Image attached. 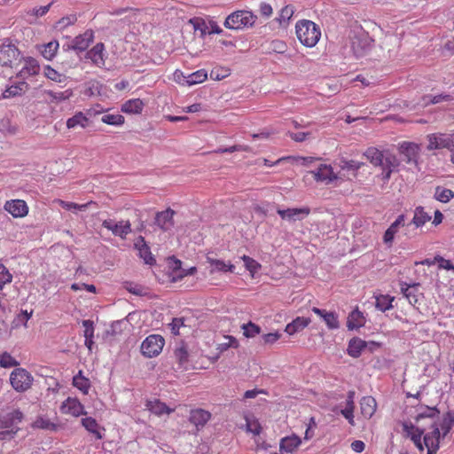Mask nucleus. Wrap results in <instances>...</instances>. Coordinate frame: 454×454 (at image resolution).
I'll list each match as a JSON object with an SVG mask.
<instances>
[{
	"label": "nucleus",
	"mask_w": 454,
	"mask_h": 454,
	"mask_svg": "<svg viewBox=\"0 0 454 454\" xmlns=\"http://www.w3.org/2000/svg\"><path fill=\"white\" fill-rule=\"evenodd\" d=\"M422 420H427L431 431L425 433V427L416 426L411 421H403V435L410 439L419 451L423 452L427 448V454H435L439 450L441 439H444L454 426V415L448 411L439 419V411L435 407L426 406L424 411L416 416L418 424Z\"/></svg>",
	"instance_id": "f257e3e1"
},
{
	"label": "nucleus",
	"mask_w": 454,
	"mask_h": 454,
	"mask_svg": "<svg viewBox=\"0 0 454 454\" xmlns=\"http://www.w3.org/2000/svg\"><path fill=\"white\" fill-rule=\"evenodd\" d=\"M320 36V28L314 21H310V20L296 21V38L304 47H314L319 41Z\"/></svg>",
	"instance_id": "f03ea898"
},
{
	"label": "nucleus",
	"mask_w": 454,
	"mask_h": 454,
	"mask_svg": "<svg viewBox=\"0 0 454 454\" xmlns=\"http://www.w3.org/2000/svg\"><path fill=\"white\" fill-rule=\"evenodd\" d=\"M257 20V16L251 11H235L227 16L224 27L231 30H240L252 27Z\"/></svg>",
	"instance_id": "7ed1b4c3"
},
{
	"label": "nucleus",
	"mask_w": 454,
	"mask_h": 454,
	"mask_svg": "<svg viewBox=\"0 0 454 454\" xmlns=\"http://www.w3.org/2000/svg\"><path fill=\"white\" fill-rule=\"evenodd\" d=\"M374 40L364 31L356 33L351 37V50L356 58L368 55L372 50Z\"/></svg>",
	"instance_id": "20e7f679"
},
{
	"label": "nucleus",
	"mask_w": 454,
	"mask_h": 454,
	"mask_svg": "<svg viewBox=\"0 0 454 454\" xmlns=\"http://www.w3.org/2000/svg\"><path fill=\"white\" fill-rule=\"evenodd\" d=\"M9 381L15 391L23 393L32 387L34 377L26 369L18 367L11 372Z\"/></svg>",
	"instance_id": "39448f33"
},
{
	"label": "nucleus",
	"mask_w": 454,
	"mask_h": 454,
	"mask_svg": "<svg viewBox=\"0 0 454 454\" xmlns=\"http://www.w3.org/2000/svg\"><path fill=\"white\" fill-rule=\"evenodd\" d=\"M398 153L406 164H414L417 167L421 153V146L412 141H403L398 144Z\"/></svg>",
	"instance_id": "423d86ee"
},
{
	"label": "nucleus",
	"mask_w": 454,
	"mask_h": 454,
	"mask_svg": "<svg viewBox=\"0 0 454 454\" xmlns=\"http://www.w3.org/2000/svg\"><path fill=\"white\" fill-rule=\"evenodd\" d=\"M164 343V339L160 335H149L142 341L140 352L147 358L155 357L161 352Z\"/></svg>",
	"instance_id": "0eeeda50"
},
{
	"label": "nucleus",
	"mask_w": 454,
	"mask_h": 454,
	"mask_svg": "<svg viewBox=\"0 0 454 454\" xmlns=\"http://www.w3.org/2000/svg\"><path fill=\"white\" fill-rule=\"evenodd\" d=\"M314 181L324 184L325 185L333 184L339 181L341 177L333 171L331 165L321 163L315 170L309 172Z\"/></svg>",
	"instance_id": "6e6552de"
},
{
	"label": "nucleus",
	"mask_w": 454,
	"mask_h": 454,
	"mask_svg": "<svg viewBox=\"0 0 454 454\" xmlns=\"http://www.w3.org/2000/svg\"><path fill=\"white\" fill-rule=\"evenodd\" d=\"M364 166V161H357V160H347V158H340L339 162L340 180L351 181L357 177L358 171Z\"/></svg>",
	"instance_id": "1a4fd4ad"
},
{
	"label": "nucleus",
	"mask_w": 454,
	"mask_h": 454,
	"mask_svg": "<svg viewBox=\"0 0 454 454\" xmlns=\"http://www.w3.org/2000/svg\"><path fill=\"white\" fill-rule=\"evenodd\" d=\"M454 147V132L450 134L431 133L427 136V150L447 148L451 152Z\"/></svg>",
	"instance_id": "9d476101"
},
{
	"label": "nucleus",
	"mask_w": 454,
	"mask_h": 454,
	"mask_svg": "<svg viewBox=\"0 0 454 454\" xmlns=\"http://www.w3.org/2000/svg\"><path fill=\"white\" fill-rule=\"evenodd\" d=\"M102 226L121 239H126L132 231L131 223L129 220L115 223L113 219H106L103 221Z\"/></svg>",
	"instance_id": "9b49d317"
},
{
	"label": "nucleus",
	"mask_w": 454,
	"mask_h": 454,
	"mask_svg": "<svg viewBox=\"0 0 454 454\" xmlns=\"http://www.w3.org/2000/svg\"><path fill=\"white\" fill-rule=\"evenodd\" d=\"M20 56V51L10 41L0 44V66L12 67Z\"/></svg>",
	"instance_id": "f8f14e48"
},
{
	"label": "nucleus",
	"mask_w": 454,
	"mask_h": 454,
	"mask_svg": "<svg viewBox=\"0 0 454 454\" xmlns=\"http://www.w3.org/2000/svg\"><path fill=\"white\" fill-rule=\"evenodd\" d=\"M95 38L94 31L91 29L86 30L84 33L75 36L71 43L67 47L68 50L75 51H85L88 50L90 45L93 43Z\"/></svg>",
	"instance_id": "ddd939ff"
},
{
	"label": "nucleus",
	"mask_w": 454,
	"mask_h": 454,
	"mask_svg": "<svg viewBox=\"0 0 454 454\" xmlns=\"http://www.w3.org/2000/svg\"><path fill=\"white\" fill-rule=\"evenodd\" d=\"M107 54L104 43H98L89 50L85 54V59H89L92 65L103 68L106 65Z\"/></svg>",
	"instance_id": "4468645a"
},
{
	"label": "nucleus",
	"mask_w": 454,
	"mask_h": 454,
	"mask_svg": "<svg viewBox=\"0 0 454 454\" xmlns=\"http://www.w3.org/2000/svg\"><path fill=\"white\" fill-rule=\"evenodd\" d=\"M368 345L371 346V348H370L371 350L373 349V347L380 346L378 343H376L374 341L368 343L360 338H357V337L352 338L348 341V348H347V354L353 358H358L362 355V352L367 348Z\"/></svg>",
	"instance_id": "2eb2a0df"
},
{
	"label": "nucleus",
	"mask_w": 454,
	"mask_h": 454,
	"mask_svg": "<svg viewBox=\"0 0 454 454\" xmlns=\"http://www.w3.org/2000/svg\"><path fill=\"white\" fill-rule=\"evenodd\" d=\"M278 214L282 220H287L289 222L301 221L310 214V209L308 207H302L300 208H287L278 209Z\"/></svg>",
	"instance_id": "dca6fc26"
},
{
	"label": "nucleus",
	"mask_w": 454,
	"mask_h": 454,
	"mask_svg": "<svg viewBox=\"0 0 454 454\" xmlns=\"http://www.w3.org/2000/svg\"><path fill=\"white\" fill-rule=\"evenodd\" d=\"M4 209L14 218L24 217L28 213L27 203L22 200H7Z\"/></svg>",
	"instance_id": "f3484780"
},
{
	"label": "nucleus",
	"mask_w": 454,
	"mask_h": 454,
	"mask_svg": "<svg viewBox=\"0 0 454 454\" xmlns=\"http://www.w3.org/2000/svg\"><path fill=\"white\" fill-rule=\"evenodd\" d=\"M405 215H400L395 221L387 229L383 235V242L388 247L393 246L396 233H398L401 227L405 226Z\"/></svg>",
	"instance_id": "a211bd4d"
},
{
	"label": "nucleus",
	"mask_w": 454,
	"mask_h": 454,
	"mask_svg": "<svg viewBox=\"0 0 454 454\" xmlns=\"http://www.w3.org/2000/svg\"><path fill=\"white\" fill-rule=\"evenodd\" d=\"M60 411L64 414H69L74 417L86 413L82 403L77 398L73 397H68L62 403Z\"/></svg>",
	"instance_id": "6ab92c4d"
},
{
	"label": "nucleus",
	"mask_w": 454,
	"mask_h": 454,
	"mask_svg": "<svg viewBox=\"0 0 454 454\" xmlns=\"http://www.w3.org/2000/svg\"><path fill=\"white\" fill-rule=\"evenodd\" d=\"M211 419V412L202 408L192 409L189 414V421L193 424L199 431L204 427Z\"/></svg>",
	"instance_id": "aec40b11"
},
{
	"label": "nucleus",
	"mask_w": 454,
	"mask_h": 454,
	"mask_svg": "<svg viewBox=\"0 0 454 454\" xmlns=\"http://www.w3.org/2000/svg\"><path fill=\"white\" fill-rule=\"evenodd\" d=\"M419 283H401L402 294L407 298V301L410 302L411 306H415L419 302L421 296L423 295L421 293H419Z\"/></svg>",
	"instance_id": "412c9836"
},
{
	"label": "nucleus",
	"mask_w": 454,
	"mask_h": 454,
	"mask_svg": "<svg viewBox=\"0 0 454 454\" xmlns=\"http://www.w3.org/2000/svg\"><path fill=\"white\" fill-rule=\"evenodd\" d=\"M398 166L399 161L396 159V156H394V154H387V156H384L383 164L380 165L382 170L381 180L383 182H388L393 172L396 170Z\"/></svg>",
	"instance_id": "4be33fe9"
},
{
	"label": "nucleus",
	"mask_w": 454,
	"mask_h": 454,
	"mask_svg": "<svg viewBox=\"0 0 454 454\" xmlns=\"http://www.w3.org/2000/svg\"><path fill=\"white\" fill-rule=\"evenodd\" d=\"M40 67L38 62L33 58H26L23 59V67L17 74V77L22 81L35 75L39 73Z\"/></svg>",
	"instance_id": "5701e85b"
},
{
	"label": "nucleus",
	"mask_w": 454,
	"mask_h": 454,
	"mask_svg": "<svg viewBox=\"0 0 454 454\" xmlns=\"http://www.w3.org/2000/svg\"><path fill=\"white\" fill-rule=\"evenodd\" d=\"M301 444V440L297 434H289V436H284L281 438L279 442V449L281 452L293 454L297 451L298 448Z\"/></svg>",
	"instance_id": "b1692460"
},
{
	"label": "nucleus",
	"mask_w": 454,
	"mask_h": 454,
	"mask_svg": "<svg viewBox=\"0 0 454 454\" xmlns=\"http://www.w3.org/2000/svg\"><path fill=\"white\" fill-rule=\"evenodd\" d=\"M207 262L210 264V273L215 272H231L233 273L236 267L231 262L207 256Z\"/></svg>",
	"instance_id": "393cba45"
},
{
	"label": "nucleus",
	"mask_w": 454,
	"mask_h": 454,
	"mask_svg": "<svg viewBox=\"0 0 454 454\" xmlns=\"http://www.w3.org/2000/svg\"><path fill=\"white\" fill-rule=\"evenodd\" d=\"M81 422L86 430L96 439H102L104 437V432L106 429L98 424L96 419L92 417H85L82 419Z\"/></svg>",
	"instance_id": "a878e982"
},
{
	"label": "nucleus",
	"mask_w": 454,
	"mask_h": 454,
	"mask_svg": "<svg viewBox=\"0 0 454 454\" xmlns=\"http://www.w3.org/2000/svg\"><path fill=\"white\" fill-rule=\"evenodd\" d=\"M311 311L324 320L328 329L336 330L340 327L338 316L334 312H328L317 308H312Z\"/></svg>",
	"instance_id": "bb28decb"
},
{
	"label": "nucleus",
	"mask_w": 454,
	"mask_h": 454,
	"mask_svg": "<svg viewBox=\"0 0 454 454\" xmlns=\"http://www.w3.org/2000/svg\"><path fill=\"white\" fill-rule=\"evenodd\" d=\"M360 410L365 419H371L377 410L376 399L372 395H366L360 400Z\"/></svg>",
	"instance_id": "cd10ccee"
},
{
	"label": "nucleus",
	"mask_w": 454,
	"mask_h": 454,
	"mask_svg": "<svg viewBox=\"0 0 454 454\" xmlns=\"http://www.w3.org/2000/svg\"><path fill=\"white\" fill-rule=\"evenodd\" d=\"M365 317L364 314L356 308L348 317L347 328L348 330H356L365 325Z\"/></svg>",
	"instance_id": "c85d7f7f"
},
{
	"label": "nucleus",
	"mask_w": 454,
	"mask_h": 454,
	"mask_svg": "<svg viewBox=\"0 0 454 454\" xmlns=\"http://www.w3.org/2000/svg\"><path fill=\"white\" fill-rule=\"evenodd\" d=\"M145 108V103L141 98H132L124 102L121 106V111L129 114H139Z\"/></svg>",
	"instance_id": "c756f323"
},
{
	"label": "nucleus",
	"mask_w": 454,
	"mask_h": 454,
	"mask_svg": "<svg viewBox=\"0 0 454 454\" xmlns=\"http://www.w3.org/2000/svg\"><path fill=\"white\" fill-rule=\"evenodd\" d=\"M364 157L374 167H380L383 164L384 154L375 146L368 147L364 153Z\"/></svg>",
	"instance_id": "7c9ffc66"
},
{
	"label": "nucleus",
	"mask_w": 454,
	"mask_h": 454,
	"mask_svg": "<svg viewBox=\"0 0 454 454\" xmlns=\"http://www.w3.org/2000/svg\"><path fill=\"white\" fill-rule=\"evenodd\" d=\"M175 212L171 209H166L160 212L155 216V223L162 230H168L173 225V216Z\"/></svg>",
	"instance_id": "2f4dec72"
},
{
	"label": "nucleus",
	"mask_w": 454,
	"mask_h": 454,
	"mask_svg": "<svg viewBox=\"0 0 454 454\" xmlns=\"http://www.w3.org/2000/svg\"><path fill=\"white\" fill-rule=\"evenodd\" d=\"M310 324V319L307 317H298L292 323L286 325V333L294 335L303 330Z\"/></svg>",
	"instance_id": "473e14b6"
},
{
	"label": "nucleus",
	"mask_w": 454,
	"mask_h": 454,
	"mask_svg": "<svg viewBox=\"0 0 454 454\" xmlns=\"http://www.w3.org/2000/svg\"><path fill=\"white\" fill-rule=\"evenodd\" d=\"M27 83L24 81L18 82L5 89L4 93H2V97L4 98H11L16 96L21 95L27 89Z\"/></svg>",
	"instance_id": "72a5a7b5"
},
{
	"label": "nucleus",
	"mask_w": 454,
	"mask_h": 454,
	"mask_svg": "<svg viewBox=\"0 0 454 454\" xmlns=\"http://www.w3.org/2000/svg\"><path fill=\"white\" fill-rule=\"evenodd\" d=\"M89 124V118L81 111L76 112L72 117L67 120V129L76 127L86 128Z\"/></svg>",
	"instance_id": "f704fd0d"
},
{
	"label": "nucleus",
	"mask_w": 454,
	"mask_h": 454,
	"mask_svg": "<svg viewBox=\"0 0 454 454\" xmlns=\"http://www.w3.org/2000/svg\"><path fill=\"white\" fill-rule=\"evenodd\" d=\"M145 406H147V408L157 416L169 414L174 411V409L169 408L165 403L157 399L149 401Z\"/></svg>",
	"instance_id": "c9c22d12"
},
{
	"label": "nucleus",
	"mask_w": 454,
	"mask_h": 454,
	"mask_svg": "<svg viewBox=\"0 0 454 454\" xmlns=\"http://www.w3.org/2000/svg\"><path fill=\"white\" fill-rule=\"evenodd\" d=\"M432 220V216L430 214H427L425 211L424 207H416L414 211V216L412 219V223L417 227L420 228L423 227L427 222H430Z\"/></svg>",
	"instance_id": "e433bc0d"
},
{
	"label": "nucleus",
	"mask_w": 454,
	"mask_h": 454,
	"mask_svg": "<svg viewBox=\"0 0 454 454\" xmlns=\"http://www.w3.org/2000/svg\"><path fill=\"white\" fill-rule=\"evenodd\" d=\"M245 419L247 431L252 433L254 435H260L262 430V427L259 419L253 414H246Z\"/></svg>",
	"instance_id": "4c0bfd02"
},
{
	"label": "nucleus",
	"mask_w": 454,
	"mask_h": 454,
	"mask_svg": "<svg viewBox=\"0 0 454 454\" xmlns=\"http://www.w3.org/2000/svg\"><path fill=\"white\" fill-rule=\"evenodd\" d=\"M354 409H355V403H354V392H349L348 398H347V403L346 407L340 411L341 415L345 419H348V423L350 425H354Z\"/></svg>",
	"instance_id": "58836bf2"
},
{
	"label": "nucleus",
	"mask_w": 454,
	"mask_h": 454,
	"mask_svg": "<svg viewBox=\"0 0 454 454\" xmlns=\"http://www.w3.org/2000/svg\"><path fill=\"white\" fill-rule=\"evenodd\" d=\"M376 299V309L382 312H386L393 309V301H395V296H390V294H379L375 297Z\"/></svg>",
	"instance_id": "ea45409f"
},
{
	"label": "nucleus",
	"mask_w": 454,
	"mask_h": 454,
	"mask_svg": "<svg viewBox=\"0 0 454 454\" xmlns=\"http://www.w3.org/2000/svg\"><path fill=\"white\" fill-rule=\"evenodd\" d=\"M32 427L56 431L59 426L55 422L51 421L49 418L39 416L33 421Z\"/></svg>",
	"instance_id": "a19ab883"
},
{
	"label": "nucleus",
	"mask_w": 454,
	"mask_h": 454,
	"mask_svg": "<svg viewBox=\"0 0 454 454\" xmlns=\"http://www.w3.org/2000/svg\"><path fill=\"white\" fill-rule=\"evenodd\" d=\"M23 414L19 410H14L9 412L4 419L0 420L2 422V427H10L22 420Z\"/></svg>",
	"instance_id": "79ce46f5"
},
{
	"label": "nucleus",
	"mask_w": 454,
	"mask_h": 454,
	"mask_svg": "<svg viewBox=\"0 0 454 454\" xmlns=\"http://www.w3.org/2000/svg\"><path fill=\"white\" fill-rule=\"evenodd\" d=\"M56 203L59 205L62 208L72 211V210H79V211H84L86 210L91 205H97V203L93 200H90L85 204H77L74 202H67L62 200H57Z\"/></svg>",
	"instance_id": "37998d69"
},
{
	"label": "nucleus",
	"mask_w": 454,
	"mask_h": 454,
	"mask_svg": "<svg viewBox=\"0 0 454 454\" xmlns=\"http://www.w3.org/2000/svg\"><path fill=\"white\" fill-rule=\"evenodd\" d=\"M73 385L85 395L89 393L90 388V381L88 378L82 375V371H79V372L74 376Z\"/></svg>",
	"instance_id": "c03bdc74"
},
{
	"label": "nucleus",
	"mask_w": 454,
	"mask_h": 454,
	"mask_svg": "<svg viewBox=\"0 0 454 454\" xmlns=\"http://www.w3.org/2000/svg\"><path fill=\"white\" fill-rule=\"evenodd\" d=\"M59 49V43L57 41H51L42 46L41 54L47 60H51L55 56Z\"/></svg>",
	"instance_id": "a18cd8bd"
},
{
	"label": "nucleus",
	"mask_w": 454,
	"mask_h": 454,
	"mask_svg": "<svg viewBox=\"0 0 454 454\" xmlns=\"http://www.w3.org/2000/svg\"><path fill=\"white\" fill-rule=\"evenodd\" d=\"M241 259L252 277H254L255 273L262 268V264L247 254L241 256Z\"/></svg>",
	"instance_id": "49530a36"
},
{
	"label": "nucleus",
	"mask_w": 454,
	"mask_h": 454,
	"mask_svg": "<svg viewBox=\"0 0 454 454\" xmlns=\"http://www.w3.org/2000/svg\"><path fill=\"white\" fill-rule=\"evenodd\" d=\"M454 197V192L443 187H436L434 191V198L437 201L442 203L449 202Z\"/></svg>",
	"instance_id": "de8ad7c7"
},
{
	"label": "nucleus",
	"mask_w": 454,
	"mask_h": 454,
	"mask_svg": "<svg viewBox=\"0 0 454 454\" xmlns=\"http://www.w3.org/2000/svg\"><path fill=\"white\" fill-rule=\"evenodd\" d=\"M101 121L109 125L121 126L125 122V117L120 114H106L102 116Z\"/></svg>",
	"instance_id": "09e8293b"
},
{
	"label": "nucleus",
	"mask_w": 454,
	"mask_h": 454,
	"mask_svg": "<svg viewBox=\"0 0 454 454\" xmlns=\"http://www.w3.org/2000/svg\"><path fill=\"white\" fill-rule=\"evenodd\" d=\"M140 240H142V245L138 247L140 258H143L145 263L153 265L155 262V258L152 255L150 247L145 243V239L140 238Z\"/></svg>",
	"instance_id": "8fccbe9b"
},
{
	"label": "nucleus",
	"mask_w": 454,
	"mask_h": 454,
	"mask_svg": "<svg viewBox=\"0 0 454 454\" xmlns=\"http://www.w3.org/2000/svg\"><path fill=\"white\" fill-rule=\"evenodd\" d=\"M189 24L192 27L194 31L200 33L201 37L207 33V26L203 18H191Z\"/></svg>",
	"instance_id": "3c124183"
},
{
	"label": "nucleus",
	"mask_w": 454,
	"mask_h": 454,
	"mask_svg": "<svg viewBox=\"0 0 454 454\" xmlns=\"http://www.w3.org/2000/svg\"><path fill=\"white\" fill-rule=\"evenodd\" d=\"M294 17V7L292 5L284 6L277 18L281 26H286L287 22Z\"/></svg>",
	"instance_id": "603ef678"
},
{
	"label": "nucleus",
	"mask_w": 454,
	"mask_h": 454,
	"mask_svg": "<svg viewBox=\"0 0 454 454\" xmlns=\"http://www.w3.org/2000/svg\"><path fill=\"white\" fill-rule=\"evenodd\" d=\"M207 78V73L204 69L198 70L188 75L186 82L188 85L201 83Z\"/></svg>",
	"instance_id": "864d4df0"
},
{
	"label": "nucleus",
	"mask_w": 454,
	"mask_h": 454,
	"mask_svg": "<svg viewBox=\"0 0 454 454\" xmlns=\"http://www.w3.org/2000/svg\"><path fill=\"white\" fill-rule=\"evenodd\" d=\"M174 356L179 364V367L186 369V364H188L189 357L186 348L184 347L176 348L174 351Z\"/></svg>",
	"instance_id": "5fc2aeb1"
},
{
	"label": "nucleus",
	"mask_w": 454,
	"mask_h": 454,
	"mask_svg": "<svg viewBox=\"0 0 454 454\" xmlns=\"http://www.w3.org/2000/svg\"><path fill=\"white\" fill-rule=\"evenodd\" d=\"M224 340H225L224 342L219 343L217 345L216 349L220 353H223V352L228 350L230 348H238L239 346L238 340L233 336L226 335V336H224Z\"/></svg>",
	"instance_id": "6e6d98bb"
},
{
	"label": "nucleus",
	"mask_w": 454,
	"mask_h": 454,
	"mask_svg": "<svg viewBox=\"0 0 454 454\" xmlns=\"http://www.w3.org/2000/svg\"><path fill=\"white\" fill-rule=\"evenodd\" d=\"M20 363L8 352L0 354V367L12 368L16 367Z\"/></svg>",
	"instance_id": "4d7b16f0"
},
{
	"label": "nucleus",
	"mask_w": 454,
	"mask_h": 454,
	"mask_svg": "<svg viewBox=\"0 0 454 454\" xmlns=\"http://www.w3.org/2000/svg\"><path fill=\"white\" fill-rule=\"evenodd\" d=\"M288 47L286 46V43L282 40H273L270 43L268 51L270 53H278L284 54L286 52Z\"/></svg>",
	"instance_id": "13d9d810"
},
{
	"label": "nucleus",
	"mask_w": 454,
	"mask_h": 454,
	"mask_svg": "<svg viewBox=\"0 0 454 454\" xmlns=\"http://www.w3.org/2000/svg\"><path fill=\"white\" fill-rule=\"evenodd\" d=\"M243 334L247 338H254L261 333V327L252 322L243 325Z\"/></svg>",
	"instance_id": "bf43d9fd"
},
{
	"label": "nucleus",
	"mask_w": 454,
	"mask_h": 454,
	"mask_svg": "<svg viewBox=\"0 0 454 454\" xmlns=\"http://www.w3.org/2000/svg\"><path fill=\"white\" fill-rule=\"evenodd\" d=\"M12 279L13 276L11 274L10 270L4 264L0 263V289H3L4 286L9 284Z\"/></svg>",
	"instance_id": "052dcab7"
},
{
	"label": "nucleus",
	"mask_w": 454,
	"mask_h": 454,
	"mask_svg": "<svg viewBox=\"0 0 454 454\" xmlns=\"http://www.w3.org/2000/svg\"><path fill=\"white\" fill-rule=\"evenodd\" d=\"M230 74V70L222 67H215L210 72V78L212 80L220 81Z\"/></svg>",
	"instance_id": "680f3d73"
},
{
	"label": "nucleus",
	"mask_w": 454,
	"mask_h": 454,
	"mask_svg": "<svg viewBox=\"0 0 454 454\" xmlns=\"http://www.w3.org/2000/svg\"><path fill=\"white\" fill-rule=\"evenodd\" d=\"M47 94L51 100L63 101V100L68 99L71 97L72 92L70 90L59 91V92L49 90V91H47Z\"/></svg>",
	"instance_id": "e2e57ef3"
},
{
	"label": "nucleus",
	"mask_w": 454,
	"mask_h": 454,
	"mask_svg": "<svg viewBox=\"0 0 454 454\" xmlns=\"http://www.w3.org/2000/svg\"><path fill=\"white\" fill-rule=\"evenodd\" d=\"M281 338L278 332L267 333L262 336L263 345H273L278 342Z\"/></svg>",
	"instance_id": "0e129e2a"
},
{
	"label": "nucleus",
	"mask_w": 454,
	"mask_h": 454,
	"mask_svg": "<svg viewBox=\"0 0 454 454\" xmlns=\"http://www.w3.org/2000/svg\"><path fill=\"white\" fill-rule=\"evenodd\" d=\"M434 260L438 263V267L440 269H444V270L454 271V265L451 263V262L450 260L444 259L443 257H442L440 255H436L434 257Z\"/></svg>",
	"instance_id": "69168bd1"
},
{
	"label": "nucleus",
	"mask_w": 454,
	"mask_h": 454,
	"mask_svg": "<svg viewBox=\"0 0 454 454\" xmlns=\"http://www.w3.org/2000/svg\"><path fill=\"white\" fill-rule=\"evenodd\" d=\"M82 325L84 327V338H94V324L90 320L82 321Z\"/></svg>",
	"instance_id": "338daca9"
},
{
	"label": "nucleus",
	"mask_w": 454,
	"mask_h": 454,
	"mask_svg": "<svg viewBox=\"0 0 454 454\" xmlns=\"http://www.w3.org/2000/svg\"><path fill=\"white\" fill-rule=\"evenodd\" d=\"M168 326L171 333L177 335L179 333V329L184 326V318H173Z\"/></svg>",
	"instance_id": "774afa93"
}]
</instances>
